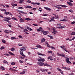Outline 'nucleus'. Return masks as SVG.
<instances>
[{"label": "nucleus", "mask_w": 75, "mask_h": 75, "mask_svg": "<svg viewBox=\"0 0 75 75\" xmlns=\"http://www.w3.org/2000/svg\"><path fill=\"white\" fill-rule=\"evenodd\" d=\"M60 56L61 57H65V55L64 54H60Z\"/></svg>", "instance_id": "c756f323"}, {"label": "nucleus", "mask_w": 75, "mask_h": 75, "mask_svg": "<svg viewBox=\"0 0 75 75\" xmlns=\"http://www.w3.org/2000/svg\"><path fill=\"white\" fill-rule=\"evenodd\" d=\"M0 17H1V18H4V19L6 18L4 17V16H1V15H0Z\"/></svg>", "instance_id": "3c124183"}, {"label": "nucleus", "mask_w": 75, "mask_h": 75, "mask_svg": "<svg viewBox=\"0 0 75 75\" xmlns=\"http://www.w3.org/2000/svg\"><path fill=\"white\" fill-rule=\"evenodd\" d=\"M75 22H73L71 23V24H75Z\"/></svg>", "instance_id": "0e129e2a"}, {"label": "nucleus", "mask_w": 75, "mask_h": 75, "mask_svg": "<svg viewBox=\"0 0 75 75\" xmlns=\"http://www.w3.org/2000/svg\"><path fill=\"white\" fill-rule=\"evenodd\" d=\"M44 8L45 9H46V10H49V11H51V9L50 8L45 7Z\"/></svg>", "instance_id": "2eb2a0df"}, {"label": "nucleus", "mask_w": 75, "mask_h": 75, "mask_svg": "<svg viewBox=\"0 0 75 75\" xmlns=\"http://www.w3.org/2000/svg\"><path fill=\"white\" fill-rule=\"evenodd\" d=\"M67 3L70 6H73V5H72V3L70 2H67Z\"/></svg>", "instance_id": "9d476101"}, {"label": "nucleus", "mask_w": 75, "mask_h": 75, "mask_svg": "<svg viewBox=\"0 0 75 75\" xmlns=\"http://www.w3.org/2000/svg\"><path fill=\"white\" fill-rule=\"evenodd\" d=\"M18 11L19 12V13H23L24 14V12L23 11Z\"/></svg>", "instance_id": "ea45409f"}, {"label": "nucleus", "mask_w": 75, "mask_h": 75, "mask_svg": "<svg viewBox=\"0 0 75 75\" xmlns=\"http://www.w3.org/2000/svg\"><path fill=\"white\" fill-rule=\"evenodd\" d=\"M8 53H9V54H10V55H14V54L12 53V52H8Z\"/></svg>", "instance_id": "b1692460"}, {"label": "nucleus", "mask_w": 75, "mask_h": 75, "mask_svg": "<svg viewBox=\"0 0 75 75\" xmlns=\"http://www.w3.org/2000/svg\"><path fill=\"white\" fill-rule=\"evenodd\" d=\"M41 70L42 72H45V70H44V69H41Z\"/></svg>", "instance_id": "4c0bfd02"}, {"label": "nucleus", "mask_w": 75, "mask_h": 75, "mask_svg": "<svg viewBox=\"0 0 75 75\" xmlns=\"http://www.w3.org/2000/svg\"><path fill=\"white\" fill-rule=\"evenodd\" d=\"M3 20L4 21H7L10 24H11V23L10 21H8V20L5 19H3Z\"/></svg>", "instance_id": "9b49d317"}, {"label": "nucleus", "mask_w": 75, "mask_h": 75, "mask_svg": "<svg viewBox=\"0 0 75 75\" xmlns=\"http://www.w3.org/2000/svg\"><path fill=\"white\" fill-rule=\"evenodd\" d=\"M18 45H19V46H20V47H21V46H23V45L20 44H18Z\"/></svg>", "instance_id": "6e6d98bb"}, {"label": "nucleus", "mask_w": 75, "mask_h": 75, "mask_svg": "<svg viewBox=\"0 0 75 75\" xmlns=\"http://www.w3.org/2000/svg\"><path fill=\"white\" fill-rule=\"evenodd\" d=\"M38 64L39 66H43L44 63L42 62H38Z\"/></svg>", "instance_id": "7ed1b4c3"}, {"label": "nucleus", "mask_w": 75, "mask_h": 75, "mask_svg": "<svg viewBox=\"0 0 75 75\" xmlns=\"http://www.w3.org/2000/svg\"><path fill=\"white\" fill-rule=\"evenodd\" d=\"M20 54L22 55V56H23L24 57H26V56L25 55L23 54V52L24 51H25V50H26V49H25V47H21L20 49Z\"/></svg>", "instance_id": "f257e3e1"}, {"label": "nucleus", "mask_w": 75, "mask_h": 75, "mask_svg": "<svg viewBox=\"0 0 75 75\" xmlns=\"http://www.w3.org/2000/svg\"><path fill=\"white\" fill-rule=\"evenodd\" d=\"M60 48H61L62 50H63L65 48V46L64 45L61 46H60Z\"/></svg>", "instance_id": "c85d7f7f"}, {"label": "nucleus", "mask_w": 75, "mask_h": 75, "mask_svg": "<svg viewBox=\"0 0 75 75\" xmlns=\"http://www.w3.org/2000/svg\"><path fill=\"white\" fill-rule=\"evenodd\" d=\"M15 39H16V38L15 37H11V40H15Z\"/></svg>", "instance_id": "473e14b6"}, {"label": "nucleus", "mask_w": 75, "mask_h": 75, "mask_svg": "<svg viewBox=\"0 0 75 75\" xmlns=\"http://www.w3.org/2000/svg\"><path fill=\"white\" fill-rule=\"evenodd\" d=\"M74 58L72 57H70L69 58L68 57L66 58V59L65 60L67 62V64H72L71 62L69 61L70 59H73Z\"/></svg>", "instance_id": "f03ea898"}, {"label": "nucleus", "mask_w": 75, "mask_h": 75, "mask_svg": "<svg viewBox=\"0 0 75 75\" xmlns=\"http://www.w3.org/2000/svg\"><path fill=\"white\" fill-rule=\"evenodd\" d=\"M10 71H16L15 69H12L11 68L9 69Z\"/></svg>", "instance_id": "393cba45"}, {"label": "nucleus", "mask_w": 75, "mask_h": 75, "mask_svg": "<svg viewBox=\"0 0 75 75\" xmlns=\"http://www.w3.org/2000/svg\"><path fill=\"white\" fill-rule=\"evenodd\" d=\"M47 47H51V46H50V45H49L48 43L47 44Z\"/></svg>", "instance_id": "69168bd1"}, {"label": "nucleus", "mask_w": 75, "mask_h": 75, "mask_svg": "<svg viewBox=\"0 0 75 75\" xmlns=\"http://www.w3.org/2000/svg\"><path fill=\"white\" fill-rule=\"evenodd\" d=\"M3 63L4 64H8V62L6 60H4Z\"/></svg>", "instance_id": "4468645a"}, {"label": "nucleus", "mask_w": 75, "mask_h": 75, "mask_svg": "<svg viewBox=\"0 0 75 75\" xmlns=\"http://www.w3.org/2000/svg\"><path fill=\"white\" fill-rule=\"evenodd\" d=\"M1 69H2V70H5V68H4L3 66L1 67Z\"/></svg>", "instance_id": "cd10ccee"}, {"label": "nucleus", "mask_w": 75, "mask_h": 75, "mask_svg": "<svg viewBox=\"0 0 75 75\" xmlns=\"http://www.w3.org/2000/svg\"><path fill=\"white\" fill-rule=\"evenodd\" d=\"M75 35V32H73L71 34V35Z\"/></svg>", "instance_id": "2f4dec72"}, {"label": "nucleus", "mask_w": 75, "mask_h": 75, "mask_svg": "<svg viewBox=\"0 0 75 75\" xmlns=\"http://www.w3.org/2000/svg\"><path fill=\"white\" fill-rule=\"evenodd\" d=\"M63 51H66V52H67L69 53L68 50H67V48H66L64 47V49H63Z\"/></svg>", "instance_id": "aec40b11"}, {"label": "nucleus", "mask_w": 75, "mask_h": 75, "mask_svg": "<svg viewBox=\"0 0 75 75\" xmlns=\"http://www.w3.org/2000/svg\"><path fill=\"white\" fill-rule=\"evenodd\" d=\"M41 41L40 43L42 44L43 42H45V39L44 38H42L41 39Z\"/></svg>", "instance_id": "20e7f679"}, {"label": "nucleus", "mask_w": 75, "mask_h": 75, "mask_svg": "<svg viewBox=\"0 0 75 75\" xmlns=\"http://www.w3.org/2000/svg\"><path fill=\"white\" fill-rule=\"evenodd\" d=\"M23 9V8L22 7H19L18 8V9H20L21 10H22Z\"/></svg>", "instance_id": "de8ad7c7"}, {"label": "nucleus", "mask_w": 75, "mask_h": 75, "mask_svg": "<svg viewBox=\"0 0 75 75\" xmlns=\"http://www.w3.org/2000/svg\"><path fill=\"white\" fill-rule=\"evenodd\" d=\"M47 44H48V42L46 41L45 42V45H47Z\"/></svg>", "instance_id": "680f3d73"}, {"label": "nucleus", "mask_w": 75, "mask_h": 75, "mask_svg": "<svg viewBox=\"0 0 75 75\" xmlns=\"http://www.w3.org/2000/svg\"><path fill=\"white\" fill-rule=\"evenodd\" d=\"M11 32L12 31L11 30L8 31L6 30L4 31L5 33H11Z\"/></svg>", "instance_id": "f8f14e48"}, {"label": "nucleus", "mask_w": 75, "mask_h": 75, "mask_svg": "<svg viewBox=\"0 0 75 75\" xmlns=\"http://www.w3.org/2000/svg\"><path fill=\"white\" fill-rule=\"evenodd\" d=\"M69 12H70L71 13H73V12H74V11L72 10H69Z\"/></svg>", "instance_id": "5fc2aeb1"}, {"label": "nucleus", "mask_w": 75, "mask_h": 75, "mask_svg": "<svg viewBox=\"0 0 75 75\" xmlns=\"http://www.w3.org/2000/svg\"><path fill=\"white\" fill-rule=\"evenodd\" d=\"M5 19H6V20H8V21H10V20H11V18H7L6 17H5Z\"/></svg>", "instance_id": "dca6fc26"}, {"label": "nucleus", "mask_w": 75, "mask_h": 75, "mask_svg": "<svg viewBox=\"0 0 75 75\" xmlns=\"http://www.w3.org/2000/svg\"><path fill=\"white\" fill-rule=\"evenodd\" d=\"M0 10H1V11H6V10L5 9H2V8H1V9H0Z\"/></svg>", "instance_id": "bb28decb"}, {"label": "nucleus", "mask_w": 75, "mask_h": 75, "mask_svg": "<svg viewBox=\"0 0 75 75\" xmlns=\"http://www.w3.org/2000/svg\"><path fill=\"white\" fill-rule=\"evenodd\" d=\"M23 1L24 0H20L19 2V3H20V4H21V3H23Z\"/></svg>", "instance_id": "6ab92c4d"}, {"label": "nucleus", "mask_w": 75, "mask_h": 75, "mask_svg": "<svg viewBox=\"0 0 75 75\" xmlns=\"http://www.w3.org/2000/svg\"><path fill=\"white\" fill-rule=\"evenodd\" d=\"M52 30H53V32H54L55 33H57L58 32H57V31L56 30H55V28H52Z\"/></svg>", "instance_id": "1a4fd4ad"}, {"label": "nucleus", "mask_w": 75, "mask_h": 75, "mask_svg": "<svg viewBox=\"0 0 75 75\" xmlns=\"http://www.w3.org/2000/svg\"><path fill=\"white\" fill-rule=\"evenodd\" d=\"M23 72L21 73V74H24L25 73V71H23Z\"/></svg>", "instance_id": "72a5a7b5"}, {"label": "nucleus", "mask_w": 75, "mask_h": 75, "mask_svg": "<svg viewBox=\"0 0 75 75\" xmlns=\"http://www.w3.org/2000/svg\"><path fill=\"white\" fill-rule=\"evenodd\" d=\"M69 75H74V74L73 73H72L71 74H69Z\"/></svg>", "instance_id": "e2e57ef3"}, {"label": "nucleus", "mask_w": 75, "mask_h": 75, "mask_svg": "<svg viewBox=\"0 0 75 75\" xmlns=\"http://www.w3.org/2000/svg\"><path fill=\"white\" fill-rule=\"evenodd\" d=\"M55 17H56V18H59V16L58 15H56Z\"/></svg>", "instance_id": "c03bdc74"}, {"label": "nucleus", "mask_w": 75, "mask_h": 75, "mask_svg": "<svg viewBox=\"0 0 75 75\" xmlns=\"http://www.w3.org/2000/svg\"><path fill=\"white\" fill-rule=\"evenodd\" d=\"M64 20H65L66 21H67V19L68 18H67V17L66 16H65L64 17Z\"/></svg>", "instance_id": "5701e85b"}, {"label": "nucleus", "mask_w": 75, "mask_h": 75, "mask_svg": "<svg viewBox=\"0 0 75 75\" xmlns=\"http://www.w3.org/2000/svg\"><path fill=\"white\" fill-rule=\"evenodd\" d=\"M4 55H6V56H10V54H4Z\"/></svg>", "instance_id": "a19ab883"}, {"label": "nucleus", "mask_w": 75, "mask_h": 75, "mask_svg": "<svg viewBox=\"0 0 75 75\" xmlns=\"http://www.w3.org/2000/svg\"><path fill=\"white\" fill-rule=\"evenodd\" d=\"M27 29H28V30H29V31H32V30H33V29H31L30 28L27 27Z\"/></svg>", "instance_id": "412c9836"}, {"label": "nucleus", "mask_w": 75, "mask_h": 75, "mask_svg": "<svg viewBox=\"0 0 75 75\" xmlns=\"http://www.w3.org/2000/svg\"><path fill=\"white\" fill-rule=\"evenodd\" d=\"M33 25L34 26H38V25L37 24H33Z\"/></svg>", "instance_id": "13d9d810"}, {"label": "nucleus", "mask_w": 75, "mask_h": 75, "mask_svg": "<svg viewBox=\"0 0 75 75\" xmlns=\"http://www.w3.org/2000/svg\"><path fill=\"white\" fill-rule=\"evenodd\" d=\"M0 49H1V50H4V47H2L0 48Z\"/></svg>", "instance_id": "bf43d9fd"}, {"label": "nucleus", "mask_w": 75, "mask_h": 75, "mask_svg": "<svg viewBox=\"0 0 75 75\" xmlns=\"http://www.w3.org/2000/svg\"><path fill=\"white\" fill-rule=\"evenodd\" d=\"M52 58V56H50V57H48L47 58L48 59H51Z\"/></svg>", "instance_id": "4d7b16f0"}, {"label": "nucleus", "mask_w": 75, "mask_h": 75, "mask_svg": "<svg viewBox=\"0 0 75 75\" xmlns=\"http://www.w3.org/2000/svg\"><path fill=\"white\" fill-rule=\"evenodd\" d=\"M40 59H38V61H39V62H41V57H40Z\"/></svg>", "instance_id": "09e8293b"}, {"label": "nucleus", "mask_w": 75, "mask_h": 75, "mask_svg": "<svg viewBox=\"0 0 75 75\" xmlns=\"http://www.w3.org/2000/svg\"><path fill=\"white\" fill-rule=\"evenodd\" d=\"M36 47H37V48H42V47H41L40 45H37L36 46Z\"/></svg>", "instance_id": "f3484780"}, {"label": "nucleus", "mask_w": 75, "mask_h": 75, "mask_svg": "<svg viewBox=\"0 0 75 75\" xmlns=\"http://www.w3.org/2000/svg\"><path fill=\"white\" fill-rule=\"evenodd\" d=\"M60 72L62 74L64 75V71L61 70V71H60Z\"/></svg>", "instance_id": "8fccbe9b"}, {"label": "nucleus", "mask_w": 75, "mask_h": 75, "mask_svg": "<svg viewBox=\"0 0 75 75\" xmlns=\"http://www.w3.org/2000/svg\"><path fill=\"white\" fill-rule=\"evenodd\" d=\"M26 8H32L33 7L30 6H26Z\"/></svg>", "instance_id": "a211bd4d"}, {"label": "nucleus", "mask_w": 75, "mask_h": 75, "mask_svg": "<svg viewBox=\"0 0 75 75\" xmlns=\"http://www.w3.org/2000/svg\"><path fill=\"white\" fill-rule=\"evenodd\" d=\"M4 14H6V15H8V14H9V12H8L5 11L4 12Z\"/></svg>", "instance_id": "4be33fe9"}, {"label": "nucleus", "mask_w": 75, "mask_h": 75, "mask_svg": "<svg viewBox=\"0 0 75 75\" xmlns=\"http://www.w3.org/2000/svg\"><path fill=\"white\" fill-rule=\"evenodd\" d=\"M54 18H55V17L54 18V17H53L52 18H51V20L49 21V22H51V21H55V20L54 19Z\"/></svg>", "instance_id": "39448f33"}, {"label": "nucleus", "mask_w": 75, "mask_h": 75, "mask_svg": "<svg viewBox=\"0 0 75 75\" xmlns=\"http://www.w3.org/2000/svg\"><path fill=\"white\" fill-rule=\"evenodd\" d=\"M42 33L44 35H47V34H48V32L46 31H42Z\"/></svg>", "instance_id": "423d86ee"}, {"label": "nucleus", "mask_w": 75, "mask_h": 75, "mask_svg": "<svg viewBox=\"0 0 75 75\" xmlns=\"http://www.w3.org/2000/svg\"><path fill=\"white\" fill-rule=\"evenodd\" d=\"M12 20H16V21H17V19H16V18H14V17H12Z\"/></svg>", "instance_id": "f704fd0d"}, {"label": "nucleus", "mask_w": 75, "mask_h": 75, "mask_svg": "<svg viewBox=\"0 0 75 75\" xmlns=\"http://www.w3.org/2000/svg\"><path fill=\"white\" fill-rule=\"evenodd\" d=\"M27 3H31V1L28 0L27 1Z\"/></svg>", "instance_id": "37998d69"}, {"label": "nucleus", "mask_w": 75, "mask_h": 75, "mask_svg": "<svg viewBox=\"0 0 75 75\" xmlns=\"http://www.w3.org/2000/svg\"><path fill=\"white\" fill-rule=\"evenodd\" d=\"M11 64L12 65H15V63H14V62L11 63Z\"/></svg>", "instance_id": "a18cd8bd"}, {"label": "nucleus", "mask_w": 75, "mask_h": 75, "mask_svg": "<svg viewBox=\"0 0 75 75\" xmlns=\"http://www.w3.org/2000/svg\"><path fill=\"white\" fill-rule=\"evenodd\" d=\"M43 65L46 66V67H50V66L47 63H44Z\"/></svg>", "instance_id": "6e6552de"}, {"label": "nucleus", "mask_w": 75, "mask_h": 75, "mask_svg": "<svg viewBox=\"0 0 75 75\" xmlns=\"http://www.w3.org/2000/svg\"><path fill=\"white\" fill-rule=\"evenodd\" d=\"M48 16V14H45L43 15V16Z\"/></svg>", "instance_id": "864d4df0"}, {"label": "nucleus", "mask_w": 75, "mask_h": 75, "mask_svg": "<svg viewBox=\"0 0 75 75\" xmlns=\"http://www.w3.org/2000/svg\"><path fill=\"white\" fill-rule=\"evenodd\" d=\"M64 28V27H62V26H61L60 27H59L58 28Z\"/></svg>", "instance_id": "58836bf2"}, {"label": "nucleus", "mask_w": 75, "mask_h": 75, "mask_svg": "<svg viewBox=\"0 0 75 75\" xmlns=\"http://www.w3.org/2000/svg\"><path fill=\"white\" fill-rule=\"evenodd\" d=\"M37 54L38 55H42V56H45V55L44 54H41L38 52H37Z\"/></svg>", "instance_id": "ddd939ff"}, {"label": "nucleus", "mask_w": 75, "mask_h": 75, "mask_svg": "<svg viewBox=\"0 0 75 75\" xmlns=\"http://www.w3.org/2000/svg\"><path fill=\"white\" fill-rule=\"evenodd\" d=\"M31 4H33V5H35V4H37V5H40V4L39 3H34V2L31 3Z\"/></svg>", "instance_id": "0eeeda50"}, {"label": "nucleus", "mask_w": 75, "mask_h": 75, "mask_svg": "<svg viewBox=\"0 0 75 75\" xmlns=\"http://www.w3.org/2000/svg\"><path fill=\"white\" fill-rule=\"evenodd\" d=\"M75 36L74 37L72 38L71 40H75Z\"/></svg>", "instance_id": "052dcab7"}, {"label": "nucleus", "mask_w": 75, "mask_h": 75, "mask_svg": "<svg viewBox=\"0 0 75 75\" xmlns=\"http://www.w3.org/2000/svg\"><path fill=\"white\" fill-rule=\"evenodd\" d=\"M45 61V60L44 59L42 58L41 57V61L42 62H44V61Z\"/></svg>", "instance_id": "c9c22d12"}, {"label": "nucleus", "mask_w": 75, "mask_h": 75, "mask_svg": "<svg viewBox=\"0 0 75 75\" xmlns=\"http://www.w3.org/2000/svg\"><path fill=\"white\" fill-rule=\"evenodd\" d=\"M57 8L58 9H61L62 8L61 7H57Z\"/></svg>", "instance_id": "338daca9"}, {"label": "nucleus", "mask_w": 75, "mask_h": 75, "mask_svg": "<svg viewBox=\"0 0 75 75\" xmlns=\"http://www.w3.org/2000/svg\"><path fill=\"white\" fill-rule=\"evenodd\" d=\"M48 52H49V53H52V51H49Z\"/></svg>", "instance_id": "774afa93"}, {"label": "nucleus", "mask_w": 75, "mask_h": 75, "mask_svg": "<svg viewBox=\"0 0 75 75\" xmlns=\"http://www.w3.org/2000/svg\"><path fill=\"white\" fill-rule=\"evenodd\" d=\"M2 42H3V43H6V40H2Z\"/></svg>", "instance_id": "79ce46f5"}, {"label": "nucleus", "mask_w": 75, "mask_h": 75, "mask_svg": "<svg viewBox=\"0 0 75 75\" xmlns=\"http://www.w3.org/2000/svg\"><path fill=\"white\" fill-rule=\"evenodd\" d=\"M62 7H67V6L64 5H62Z\"/></svg>", "instance_id": "603ef678"}, {"label": "nucleus", "mask_w": 75, "mask_h": 75, "mask_svg": "<svg viewBox=\"0 0 75 75\" xmlns=\"http://www.w3.org/2000/svg\"><path fill=\"white\" fill-rule=\"evenodd\" d=\"M11 50L12 51H13L15 50V48H12L11 49Z\"/></svg>", "instance_id": "7c9ffc66"}, {"label": "nucleus", "mask_w": 75, "mask_h": 75, "mask_svg": "<svg viewBox=\"0 0 75 75\" xmlns=\"http://www.w3.org/2000/svg\"><path fill=\"white\" fill-rule=\"evenodd\" d=\"M50 48H52V49H53V50H54V49H55V47H52V46H50Z\"/></svg>", "instance_id": "49530a36"}, {"label": "nucleus", "mask_w": 75, "mask_h": 75, "mask_svg": "<svg viewBox=\"0 0 75 75\" xmlns=\"http://www.w3.org/2000/svg\"><path fill=\"white\" fill-rule=\"evenodd\" d=\"M23 31V32H27V31H28V30L27 29H24Z\"/></svg>", "instance_id": "a878e982"}, {"label": "nucleus", "mask_w": 75, "mask_h": 75, "mask_svg": "<svg viewBox=\"0 0 75 75\" xmlns=\"http://www.w3.org/2000/svg\"><path fill=\"white\" fill-rule=\"evenodd\" d=\"M60 21H66L65 20V19H64L63 20H60Z\"/></svg>", "instance_id": "e433bc0d"}]
</instances>
